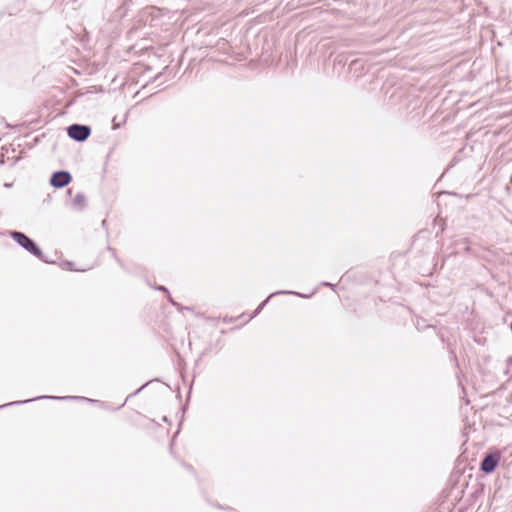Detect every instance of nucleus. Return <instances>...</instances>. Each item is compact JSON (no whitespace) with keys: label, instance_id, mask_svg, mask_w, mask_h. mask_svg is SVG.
<instances>
[{"label":"nucleus","instance_id":"obj_2","mask_svg":"<svg viewBox=\"0 0 512 512\" xmlns=\"http://www.w3.org/2000/svg\"><path fill=\"white\" fill-rule=\"evenodd\" d=\"M39 399H52V400H57V401H73V400H75V401H87V402H92V403L98 402V400H93V399H90V398H87L84 396H48V395H44V396H37L32 399L12 401L10 403L0 405V409H3L8 406H18V405L25 404V403H28L31 401H36Z\"/></svg>","mask_w":512,"mask_h":512},{"label":"nucleus","instance_id":"obj_12","mask_svg":"<svg viewBox=\"0 0 512 512\" xmlns=\"http://www.w3.org/2000/svg\"><path fill=\"white\" fill-rule=\"evenodd\" d=\"M156 289L160 290V291H164L167 294H169V291H168V289L165 286L160 285V286H157Z\"/></svg>","mask_w":512,"mask_h":512},{"label":"nucleus","instance_id":"obj_4","mask_svg":"<svg viewBox=\"0 0 512 512\" xmlns=\"http://www.w3.org/2000/svg\"><path fill=\"white\" fill-rule=\"evenodd\" d=\"M72 181L71 174L66 170L55 171L50 178V185L54 188H63Z\"/></svg>","mask_w":512,"mask_h":512},{"label":"nucleus","instance_id":"obj_7","mask_svg":"<svg viewBox=\"0 0 512 512\" xmlns=\"http://www.w3.org/2000/svg\"><path fill=\"white\" fill-rule=\"evenodd\" d=\"M73 208L77 211H82L86 205V197L82 193H78L73 199Z\"/></svg>","mask_w":512,"mask_h":512},{"label":"nucleus","instance_id":"obj_17","mask_svg":"<svg viewBox=\"0 0 512 512\" xmlns=\"http://www.w3.org/2000/svg\"><path fill=\"white\" fill-rule=\"evenodd\" d=\"M315 292H317V289H314V291H313L310 295L302 294V293H300V294H301V295H304V296H307L306 298H309V297H311Z\"/></svg>","mask_w":512,"mask_h":512},{"label":"nucleus","instance_id":"obj_11","mask_svg":"<svg viewBox=\"0 0 512 512\" xmlns=\"http://www.w3.org/2000/svg\"><path fill=\"white\" fill-rule=\"evenodd\" d=\"M66 265L69 267L70 270H74V271H84V269H77V268H74L73 267V263L72 262H67Z\"/></svg>","mask_w":512,"mask_h":512},{"label":"nucleus","instance_id":"obj_14","mask_svg":"<svg viewBox=\"0 0 512 512\" xmlns=\"http://www.w3.org/2000/svg\"><path fill=\"white\" fill-rule=\"evenodd\" d=\"M146 386H147V383H146V384H144V385H142L140 388H138V389L133 393V395L138 394V393H139L142 389H144ZM130 396H132V394H131Z\"/></svg>","mask_w":512,"mask_h":512},{"label":"nucleus","instance_id":"obj_8","mask_svg":"<svg viewBox=\"0 0 512 512\" xmlns=\"http://www.w3.org/2000/svg\"><path fill=\"white\" fill-rule=\"evenodd\" d=\"M349 69L354 70L355 72H357L359 69H363L361 61L358 59L353 60L349 65Z\"/></svg>","mask_w":512,"mask_h":512},{"label":"nucleus","instance_id":"obj_9","mask_svg":"<svg viewBox=\"0 0 512 512\" xmlns=\"http://www.w3.org/2000/svg\"><path fill=\"white\" fill-rule=\"evenodd\" d=\"M169 301H170V303H171L173 306H175V307H176V308H178V309H181V310H182V309H189L188 307H182L179 303L175 302V301L172 299V297H171L170 295H169Z\"/></svg>","mask_w":512,"mask_h":512},{"label":"nucleus","instance_id":"obj_18","mask_svg":"<svg viewBox=\"0 0 512 512\" xmlns=\"http://www.w3.org/2000/svg\"><path fill=\"white\" fill-rule=\"evenodd\" d=\"M422 326H423V323H420V322L418 321V322H417V328H418V329H421V328H422Z\"/></svg>","mask_w":512,"mask_h":512},{"label":"nucleus","instance_id":"obj_5","mask_svg":"<svg viewBox=\"0 0 512 512\" xmlns=\"http://www.w3.org/2000/svg\"><path fill=\"white\" fill-rule=\"evenodd\" d=\"M500 455L498 453L487 454L481 461L480 469L485 473H492L498 466Z\"/></svg>","mask_w":512,"mask_h":512},{"label":"nucleus","instance_id":"obj_1","mask_svg":"<svg viewBox=\"0 0 512 512\" xmlns=\"http://www.w3.org/2000/svg\"><path fill=\"white\" fill-rule=\"evenodd\" d=\"M8 235L23 249L28 251L33 256L39 258L43 262L48 263L49 261L45 259L44 254L40 247L36 244V242L28 237L25 233L15 230L8 231Z\"/></svg>","mask_w":512,"mask_h":512},{"label":"nucleus","instance_id":"obj_3","mask_svg":"<svg viewBox=\"0 0 512 512\" xmlns=\"http://www.w3.org/2000/svg\"><path fill=\"white\" fill-rule=\"evenodd\" d=\"M66 130L68 136L77 142L87 140L91 134L90 126L77 123L71 124Z\"/></svg>","mask_w":512,"mask_h":512},{"label":"nucleus","instance_id":"obj_13","mask_svg":"<svg viewBox=\"0 0 512 512\" xmlns=\"http://www.w3.org/2000/svg\"><path fill=\"white\" fill-rule=\"evenodd\" d=\"M108 250H109V251H111V252L113 253V255H114V256H116V255H115V249H113V248H111V247H108ZM115 258H116L117 262H118L120 265H122V263H121L120 259H118L117 257H115Z\"/></svg>","mask_w":512,"mask_h":512},{"label":"nucleus","instance_id":"obj_6","mask_svg":"<svg viewBox=\"0 0 512 512\" xmlns=\"http://www.w3.org/2000/svg\"><path fill=\"white\" fill-rule=\"evenodd\" d=\"M281 294H291V295H296L299 297H305L304 295H301L299 292L291 291V290H280V291L273 292L263 302H261L259 304V306L252 312V314L249 316V320L258 316L271 298H273L276 295H281Z\"/></svg>","mask_w":512,"mask_h":512},{"label":"nucleus","instance_id":"obj_19","mask_svg":"<svg viewBox=\"0 0 512 512\" xmlns=\"http://www.w3.org/2000/svg\"><path fill=\"white\" fill-rule=\"evenodd\" d=\"M422 326H423V323H420V322L418 321V322H417V328H418V329H421V328H422Z\"/></svg>","mask_w":512,"mask_h":512},{"label":"nucleus","instance_id":"obj_10","mask_svg":"<svg viewBox=\"0 0 512 512\" xmlns=\"http://www.w3.org/2000/svg\"><path fill=\"white\" fill-rule=\"evenodd\" d=\"M322 286H326V287H330L331 289L335 290L336 288V285L330 283V282H327V281H324L321 283Z\"/></svg>","mask_w":512,"mask_h":512},{"label":"nucleus","instance_id":"obj_16","mask_svg":"<svg viewBox=\"0 0 512 512\" xmlns=\"http://www.w3.org/2000/svg\"><path fill=\"white\" fill-rule=\"evenodd\" d=\"M113 124H114V126H113L114 129H117L119 127L118 121H116V117L113 118Z\"/></svg>","mask_w":512,"mask_h":512},{"label":"nucleus","instance_id":"obj_15","mask_svg":"<svg viewBox=\"0 0 512 512\" xmlns=\"http://www.w3.org/2000/svg\"><path fill=\"white\" fill-rule=\"evenodd\" d=\"M113 124H114V126H113L114 129H117L119 127L118 121H116V117L113 118Z\"/></svg>","mask_w":512,"mask_h":512}]
</instances>
